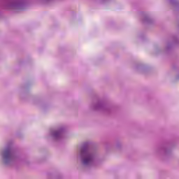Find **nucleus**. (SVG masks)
I'll return each mask as SVG.
<instances>
[{
	"mask_svg": "<svg viewBox=\"0 0 179 179\" xmlns=\"http://www.w3.org/2000/svg\"><path fill=\"white\" fill-rule=\"evenodd\" d=\"M77 157L83 167H96L101 164L97 152L90 150V143H84L77 152Z\"/></svg>",
	"mask_w": 179,
	"mask_h": 179,
	"instance_id": "1",
	"label": "nucleus"
},
{
	"mask_svg": "<svg viewBox=\"0 0 179 179\" xmlns=\"http://www.w3.org/2000/svg\"><path fill=\"white\" fill-rule=\"evenodd\" d=\"M0 155L1 162L5 166H15V164H19V163H26V162L23 161L19 152L15 150L12 143L7 144L1 150Z\"/></svg>",
	"mask_w": 179,
	"mask_h": 179,
	"instance_id": "2",
	"label": "nucleus"
},
{
	"mask_svg": "<svg viewBox=\"0 0 179 179\" xmlns=\"http://www.w3.org/2000/svg\"><path fill=\"white\" fill-rule=\"evenodd\" d=\"M31 3V0H6L4 3L6 9L23 10Z\"/></svg>",
	"mask_w": 179,
	"mask_h": 179,
	"instance_id": "3",
	"label": "nucleus"
},
{
	"mask_svg": "<svg viewBox=\"0 0 179 179\" xmlns=\"http://www.w3.org/2000/svg\"><path fill=\"white\" fill-rule=\"evenodd\" d=\"M91 108L94 111H101L104 114H110L114 108L107 104L104 101H98L91 105Z\"/></svg>",
	"mask_w": 179,
	"mask_h": 179,
	"instance_id": "4",
	"label": "nucleus"
},
{
	"mask_svg": "<svg viewBox=\"0 0 179 179\" xmlns=\"http://www.w3.org/2000/svg\"><path fill=\"white\" fill-rule=\"evenodd\" d=\"M65 134V129L60 127L57 129L51 130L50 132V136L53 141H61L64 138Z\"/></svg>",
	"mask_w": 179,
	"mask_h": 179,
	"instance_id": "5",
	"label": "nucleus"
},
{
	"mask_svg": "<svg viewBox=\"0 0 179 179\" xmlns=\"http://www.w3.org/2000/svg\"><path fill=\"white\" fill-rule=\"evenodd\" d=\"M158 153L165 155H170L171 153V149L166 145L161 146L158 148Z\"/></svg>",
	"mask_w": 179,
	"mask_h": 179,
	"instance_id": "6",
	"label": "nucleus"
},
{
	"mask_svg": "<svg viewBox=\"0 0 179 179\" xmlns=\"http://www.w3.org/2000/svg\"><path fill=\"white\" fill-rule=\"evenodd\" d=\"M143 23H152V19L149 17V15H144L143 17Z\"/></svg>",
	"mask_w": 179,
	"mask_h": 179,
	"instance_id": "7",
	"label": "nucleus"
},
{
	"mask_svg": "<svg viewBox=\"0 0 179 179\" xmlns=\"http://www.w3.org/2000/svg\"><path fill=\"white\" fill-rule=\"evenodd\" d=\"M171 5H173V6H179L178 0H169Z\"/></svg>",
	"mask_w": 179,
	"mask_h": 179,
	"instance_id": "8",
	"label": "nucleus"
},
{
	"mask_svg": "<svg viewBox=\"0 0 179 179\" xmlns=\"http://www.w3.org/2000/svg\"><path fill=\"white\" fill-rule=\"evenodd\" d=\"M177 43H178V40L175 39V40L173 41V44H177Z\"/></svg>",
	"mask_w": 179,
	"mask_h": 179,
	"instance_id": "9",
	"label": "nucleus"
},
{
	"mask_svg": "<svg viewBox=\"0 0 179 179\" xmlns=\"http://www.w3.org/2000/svg\"><path fill=\"white\" fill-rule=\"evenodd\" d=\"M169 48H170V45H167V50H169Z\"/></svg>",
	"mask_w": 179,
	"mask_h": 179,
	"instance_id": "10",
	"label": "nucleus"
},
{
	"mask_svg": "<svg viewBox=\"0 0 179 179\" xmlns=\"http://www.w3.org/2000/svg\"><path fill=\"white\" fill-rule=\"evenodd\" d=\"M136 69H137V70L139 69V66H136Z\"/></svg>",
	"mask_w": 179,
	"mask_h": 179,
	"instance_id": "11",
	"label": "nucleus"
},
{
	"mask_svg": "<svg viewBox=\"0 0 179 179\" xmlns=\"http://www.w3.org/2000/svg\"><path fill=\"white\" fill-rule=\"evenodd\" d=\"M102 1H106V0H102Z\"/></svg>",
	"mask_w": 179,
	"mask_h": 179,
	"instance_id": "12",
	"label": "nucleus"
}]
</instances>
